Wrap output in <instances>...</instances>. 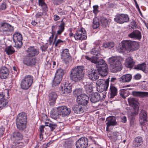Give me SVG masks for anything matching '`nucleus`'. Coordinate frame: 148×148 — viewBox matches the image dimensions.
<instances>
[{
	"instance_id": "nucleus-1",
	"label": "nucleus",
	"mask_w": 148,
	"mask_h": 148,
	"mask_svg": "<svg viewBox=\"0 0 148 148\" xmlns=\"http://www.w3.org/2000/svg\"><path fill=\"white\" fill-rule=\"evenodd\" d=\"M84 67L79 66L73 68L71 70L70 78L71 80L75 82L82 81L84 76Z\"/></svg>"
},
{
	"instance_id": "nucleus-2",
	"label": "nucleus",
	"mask_w": 148,
	"mask_h": 148,
	"mask_svg": "<svg viewBox=\"0 0 148 148\" xmlns=\"http://www.w3.org/2000/svg\"><path fill=\"white\" fill-rule=\"evenodd\" d=\"M123 60V59L121 56H114L110 58L108 61L111 71L116 73L121 71L122 69L121 62Z\"/></svg>"
},
{
	"instance_id": "nucleus-3",
	"label": "nucleus",
	"mask_w": 148,
	"mask_h": 148,
	"mask_svg": "<svg viewBox=\"0 0 148 148\" xmlns=\"http://www.w3.org/2000/svg\"><path fill=\"white\" fill-rule=\"evenodd\" d=\"M16 121L17 129L20 131H23L26 127L27 121L26 113L22 112L18 114L17 116Z\"/></svg>"
},
{
	"instance_id": "nucleus-4",
	"label": "nucleus",
	"mask_w": 148,
	"mask_h": 148,
	"mask_svg": "<svg viewBox=\"0 0 148 148\" xmlns=\"http://www.w3.org/2000/svg\"><path fill=\"white\" fill-rule=\"evenodd\" d=\"M139 103L137 100L134 98H130V125H134L135 116L138 114L139 111Z\"/></svg>"
},
{
	"instance_id": "nucleus-5",
	"label": "nucleus",
	"mask_w": 148,
	"mask_h": 148,
	"mask_svg": "<svg viewBox=\"0 0 148 148\" xmlns=\"http://www.w3.org/2000/svg\"><path fill=\"white\" fill-rule=\"evenodd\" d=\"M110 78H108L106 80L102 79L98 80L96 82V88L97 91L100 93L103 92H106L109 85Z\"/></svg>"
},
{
	"instance_id": "nucleus-6",
	"label": "nucleus",
	"mask_w": 148,
	"mask_h": 148,
	"mask_svg": "<svg viewBox=\"0 0 148 148\" xmlns=\"http://www.w3.org/2000/svg\"><path fill=\"white\" fill-rule=\"evenodd\" d=\"M106 95V92L99 93L97 92H94L90 96V100L92 103H95L97 102L102 101L105 99Z\"/></svg>"
},
{
	"instance_id": "nucleus-7",
	"label": "nucleus",
	"mask_w": 148,
	"mask_h": 148,
	"mask_svg": "<svg viewBox=\"0 0 148 148\" xmlns=\"http://www.w3.org/2000/svg\"><path fill=\"white\" fill-rule=\"evenodd\" d=\"M33 81V78L32 75H27L25 76L21 82V88L23 90H27L32 85Z\"/></svg>"
},
{
	"instance_id": "nucleus-8",
	"label": "nucleus",
	"mask_w": 148,
	"mask_h": 148,
	"mask_svg": "<svg viewBox=\"0 0 148 148\" xmlns=\"http://www.w3.org/2000/svg\"><path fill=\"white\" fill-rule=\"evenodd\" d=\"M64 75V70L62 69H58L56 71L52 82V86H57L60 83Z\"/></svg>"
},
{
	"instance_id": "nucleus-9",
	"label": "nucleus",
	"mask_w": 148,
	"mask_h": 148,
	"mask_svg": "<svg viewBox=\"0 0 148 148\" xmlns=\"http://www.w3.org/2000/svg\"><path fill=\"white\" fill-rule=\"evenodd\" d=\"M89 98L88 96L84 94L80 96H78L77 99V102L79 105L82 106L85 108H89L88 104L89 103Z\"/></svg>"
},
{
	"instance_id": "nucleus-10",
	"label": "nucleus",
	"mask_w": 148,
	"mask_h": 148,
	"mask_svg": "<svg viewBox=\"0 0 148 148\" xmlns=\"http://www.w3.org/2000/svg\"><path fill=\"white\" fill-rule=\"evenodd\" d=\"M13 39L15 43V47L19 48H21L23 45L22 35L19 33L15 32L13 35Z\"/></svg>"
},
{
	"instance_id": "nucleus-11",
	"label": "nucleus",
	"mask_w": 148,
	"mask_h": 148,
	"mask_svg": "<svg viewBox=\"0 0 148 148\" xmlns=\"http://www.w3.org/2000/svg\"><path fill=\"white\" fill-rule=\"evenodd\" d=\"M37 59L26 55L23 58V63L27 66L33 67L35 66L36 64Z\"/></svg>"
},
{
	"instance_id": "nucleus-12",
	"label": "nucleus",
	"mask_w": 148,
	"mask_h": 148,
	"mask_svg": "<svg viewBox=\"0 0 148 148\" xmlns=\"http://www.w3.org/2000/svg\"><path fill=\"white\" fill-rule=\"evenodd\" d=\"M13 30V27L6 23H1L0 26V32H3V33L8 35H9Z\"/></svg>"
},
{
	"instance_id": "nucleus-13",
	"label": "nucleus",
	"mask_w": 148,
	"mask_h": 148,
	"mask_svg": "<svg viewBox=\"0 0 148 148\" xmlns=\"http://www.w3.org/2000/svg\"><path fill=\"white\" fill-rule=\"evenodd\" d=\"M88 142L87 138L82 137L76 142V147L77 148H86L88 145Z\"/></svg>"
},
{
	"instance_id": "nucleus-14",
	"label": "nucleus",
	"mask_w": 148,
	"mask_h": 148,
	"mask_svg": "<svg viewBox=\"0 0 148 148\" xmlns=\"http://www.w3.org/2000/svg\"><path fill=\"white\" fill-rule=\"evenodd\" d=\"M130 49V40H125L121 42V45L119 47L118 50L120 53H123L125 51L129 50Z\"/></svg>"
},
{
	"instance_id": "nucleus-15",
	"label": "nucleus",
	"mask_w": 148,
	"mask_h": 148,
	"mask_svg": "<svg viewBox=\"0 0 148 148\" xmlns=\"http://www.w3.org/2000/svg\"><path fill=\"white\" fill-rule=\"evenodd\" d=\"M74 37L77 40H82L86 39L87 36L85 29L82 27L80 30L77 31Z\"/></svg>"
},
{
	"instance_id": "nucleus-16",
	"label": "nucleus",
	"mask_w": 148,
	"mask_h": 148,
	"mask_svg": "<svg viewBox=\"0 0 148 148\" xmlns=\"http://www.w3.org/2000/svg\"><path fill=\"white\" fill-rule=\"evenodd\" d=\"M61 58L65 64H67L69 63L71 60V57L68 49H65L63 50L61 53Z\"/></svg>"
},
{
	"instance_id": "nucleus-17",
	"label": "nucleus",
	"mask_w": 148,
	"mask_h": 148,
	"mask_svg": "<svg viewBox=\"0 0 148 148\" xmlns=\"http://www.w3.org/2000/svg\"><path fill=\"white\" fill-rule=\"evenodd\" d=\"M114 19L116 22L122 24L128 21L129 18L126 14H120L116 15Z\"/></svg>"
},
{
	"instance_id": "nucleus-18",
	"label": "nucleus",
	"mask_w": 148,
	"mask_h": 148,
	"mask_svg": "<svg viewBox=\"0 0 148 148\" xmlns=\"http://www.w3.org/2000/svg\"><path fill=\"white\" fill-rule=\"evenodd\" d=\"M98 70H92V69L88 71V76L89 78L93 81H95L98 79L99 75Z\"/></svg>"
},
{
	"instance_id": "nucleus-19",
	"label": "nucleus",
	"mask_w": 148,
	"mask_h": 148,
	"mask_svg": "<svg viewBox=\"0 0 148 148\" xmlns=\"http://www.w3.org/2000/svg\"><path fill=\"white\" fill-rule=\"evenodd\" d=\"M27 53L26 55L34 57L37 56L39 53V50L35 48L34 47L30 46L26 50Z\"/></svg>"
},
{
	"instance_id": "nucleus-20",
	"label": "nucleus",
	"mask_w": 148,
	"mask_h": 148,
	"mask_svg": "<svg viewBox=\"0 0 148 148\" xmlns=\"http://www.w3.org/2000/svg\"><path fill=\"white\" fill-rule=\"evenodd\" d=\"M60 114L63 117L69 115L71 112V110L66 106H64L58 107Z\"/></svg>"
},
{
	"instance_id": "nucleus-21",
	"label": "nucleus",
	"mask_w": 148,
	"mask_h": 148,
	"mask_svg": "<svg viewBox=\"0 0 148 148\" xmlns=\"http://www.w3.org/2000/svg\"><path fill=\"white\" fill-rule=\"evenodd\" d=\"M106 130H107L109 127L111 126H115L118 125V123L116 121V117L114 116H110L107 117L106 119Z\"/></svg>"
},
{
	"instance_id": "nucleus-22",
	"label": "nucleus",
	"mask_w": 148,
	"mask_h": 148,
	"mask_svg": "<svg viewBox=\"0 0 148 148\" xmlns=\"http://www.w3.org/2000/svg\"><path fill=\"white\" fill-rule=\"evenodd\" d=\"M72 110L76 114H81L84 112L85 111L88 110V108H85L78 104L74 105L72 107Z\"/></svg>"
},
{
	"instance_id": "nucleus-23",
	"label": "nucleus",
	"mask_w": 148,
	"mask_h": 148,
	"mask_svg": "<svg viewBox=\"0 0 148 148\" xmlns=\"http://www.w3.org/2000/svg\"><path fill=\"white\" fill-rule=\"evenodd\" d=\"M8 100L5 98L3 93L0 94V110L8 106Z\"/></svg>"
},
{
	"instance_id": "nucleus-24",
	"label": "nucleus",
	"mask_w": 148,
	"mask_h": 148,
	"mask_svg": "<svg viewBox=\"0 0 148 148\" xmlns=\"http://www.w3.org/2000/svg\"><path fill=\"white\" fill-rule=\"evenodd\" d=\"M97 70L99 71V75H100L103 76H105L107 75L108 73V66L106 63H105L104 66H98Z\"/></svg>"
},
{
	"instance_id": "nucleus-25",
	"label": "nucleus",
	"mask_w": 148,
	"mask_h": 148,
	"mask_svg": "<svg viewBox=\"0 0 148 148\" xmlns=\"http://www.w3.org/2000/svg\"><path fill=\"white\" fill-rule=\"evenodd\" d=\"M57 97V94L54 92H50L48 95V103L50 106H53Z\"/></svg>"
},
{
	"instance_id": "nucleus-26",
	"label": "nucleus",
	"mask_w": 148,
	"mask_h": 148,
	"mask_svg": "<svg viewBox=\"0 0 148 148\" xmlns=\"http://www.w3.org/2000/svg\"><path fill=\"white\" fill-rule=\"evenodd\" d=\"M9 70L6 67H1L0 69V78L2 79L6 78L9 75Z\"/></svg>"
},
{
	"instance_id": "nucleus-27",
	"label": "nucleus",
	"mask_w": 148,
	"mask_h": 148,
	"mask_svg": "<svg viewBox=\"0 0 148 148\" xmlns=\"http://www.w3.org/2000/svg\"><path fill=\"white\" fill-rule=\"evenodd\" d=\"M23 135L19 132H13L12 136V139L14 142L20 141L23 140Z\"/></svg>"
},
{
	"instance_id": "nucleus-28",
	"label": "nucleus",
	"mask_w": 148,
	"mask_h": 148,
	"mask_svg": "<svg viewBox=\"0 0 148 148\" xmlns=\"http://www.w3.org/2000/svg\"><path fill=\"white\" fill-rule=\"evenodd\" d=\"M72 87V86L70 84L68 85L65 84L64 87L60 86V90L61 93L66 94L71 92Z\"/></svg>"
},
{
	"instance_id": "nucleus-29",
	"label": "nucleus",
	"mask_w": 148,
	"mask_h": 148,
	"mask_svg": "<svg viewBox=\"0 0 148 148\" xmlns=\"http://www.w3.org/2000/svg\"><path fill=\"white\" fill-rule=\"evenodd\" d=\"M147 114L145 110H141L139 114V121L141 125H144L145 123L147 121Z\"/></svg>"
},
{
	"instance_id": "nucleus-30",
	"label": "nucleus",
	"mask_w": 148,
	"mask_h": 148,
	"mask_svg": "<svg viewBox=\"0 0 148 148\" xmlns=\"http://www.w3.org/2000/svg\"><path fill=\"white\" fill-rule=\"evenodd\" d=\"M45 125H41L40 127V133H43L44 132V128L45 126H49L51 129V131H53L58 126V125L56 124L52 123H49L48 122H45Z\"/></svg>"
},
{
	"instance_id": "nucleus-31",
	"label": "nucleus",
	"mask_w": 148,
	"mask_h": 148,
	"mask_svg": "<svg viewBox=\"0 0 148 148\" xmlns=\"http://www.w3.org/2000/svg\"><path fill=\"white\" fill-rule=\"evenodd\" d=\"M117 93V88L112 83H111L109 94L110 95V98H113L116 96Z\"/></svg>"
},
{
	"instance_id": "nucleus-32",
	"label": "nucleus",
	"mask_w": 148,
	"mask_h": 148,
	"mask_svg": "<svg viewBox=\"0 0 148 148\" xmlns=\"http://www.w3.org/2000/svg\"><path fill=\"white\" fill-rule=\"evenodd\" d=\"M132 95L136 97H139L140 98H144L148 97V92L140 91H133Z\"/></svg>"
},
{
	"instance_id": "nucleus-33",
	"label": "nucleus",
	"mask_w": 148,
	"mask_h": 148,
	"mask_svg": "<svg viewBox=\"0 0 148 148\" xmlns=\"http://www.w3.org/2000/svg\"><path fill=\"white\" fill-rule=\"evenodd\" d=\"M130 38L140 40L141 38V34L138 30H134L130 34Z\"/></svg>"
},
{
	"instance_id": "nucleus-34",
	"label": "nucleus",
	"mask_w": 148,
	"mask_h": 148,
	"mask_svg": "<svg viewBox=\"0 0 148 148\" xmlns=\"http://www.w3.org/2000/svg\"><path fill=\"white\" fill-rule=\"evenodd\" d=\"M52 113H51L50 116L53 119L56 120L59 119L61 116L58 107L56 109H53L52 111Z\"/></svg>"
},
{
	"instance_id": "nucleus-35",
	"label": "nucleus",
	"mask_w": 148,
	"mask_h": 148,
	"mask_svg": "<svg viewBox=\"0 0 148 148\" xmlns=\"http://www.w3.org/2000/svg\"><path fill=\"white\" fill-rule=\"evenodd\" d=\"M143 142V140L141 137H137L133 140V146L135 147L139 146L142 144Z\"/></svg>"
},
{
	"instance_id": "nucleus-36",
	"label": "nucleus",
	"mask_w": 148,
	"mask_h": 148,
	"mask_svg": "<svg viewBox=\"0 0 148 148\" xmlns=\"http://www.w3.org/2000/svg\"><path fill=\"white\" fill-rule=\"evenodd\" d=\"M138 47L139 44L138 42L130 40V51L137 50L138 48Z\"/></svg>"
},
{
	"instance_id": "nucleus-37",
	"label": "nucleus",
	"mask_w": 148,
	"mask_h": 148,
	"mask_svg": "<svg viewBox=\"0 0 148 148\" xmlns=\"http://www.w3.org/2000/svg\"><path fill=\"white\" fill-rule=\"evenodd\" d=\"M84 88L86 93L90 94L93 91V86L92 84H88L84 86Z\"/></svg>"
},
{
	"instance_id": "nucleus-38",
	"label": "nucleus",
	"mask_w": 148,
	"mask_h": 148,
	"mask_svg": "<svg viewBox=\"0 0 148 148\" xmlns=\"http://www.w3.org/2000/svg\"><path fill=\"white\" fill-rule=\"evenodd\" d=\"M146 64L144 62L141 64H138L134 66V69H136L142 71L145 73H146L145 71Z\"/></svg>"
},
{
	"instance_id": "nucleus-39",
	"label": "nucleus",
	"mask_w": 148,
	"mask_h": 148,
	"mask_svg": "<svg viewBox=\"0 0 148 148\" xmlns=\"http://www.w3.org/2000/svg\"><path fill=\"white\" fill-rule=\"evenodd\" d=\"M121 82H126L130 81V74H128L123 75L119 79Z\"/></svg>"
},
{
	"instance_id": "nucleus-40",
	"label": "nucleus",
	"mask_w": 148,
	"mask_h": 148,
	"mask_svg": "<svg viewBox=\"0 0 148 148\" xmlns=\"http://www.w3.org/2000/svg\"><path fill=\"white\" fill-rule=\"evenodd\" d=\"M5 51L8 55L12 54L15 51L14 48L11 45L6 47L5 48Z\"/></svg>"
},
{
	"instance_id": "nucleus-41",
	"label": "nucleus",
	"mask_w": 148,
	"mask_h": 148,
	"mask_svg": "<svg viewBox=\"0 0 148 148\" xmlns=\"http://www.w3.org/2000/svg\"><path fill=\"white\" fill-rule=\"evenodd\" d=\"M99 20L97 18H94L93 20L92 27L93 29L98 28L100 25Z\"/></svg>"
},
{
	"instance_id": "nucleus-42",
	"label": "nucleus",
	"mask_w": 148,
	"mask_h": 148,
	"mask_svg": "<svg viewBox=\"0 0 148 148\" xmlns=\"http://www.w3.org/2000/svg\"><path fill=\"white\" fill-rule=\"evenodd\" d=\"M101 22V25L103 28H105L108 25V20L104 17L101 18L100 21Z\"/></svg>"
},
{
	"instance_id": "nucleus-43",
	"label": "nucleus",
	"mask_w": 148,
	"mask_h": 148,
	"mask_svg": "<svg viewBox=\"0 0 148 148\" xmlns=\"http://www.w3.org/2000/svg\"><path fill=\"white\" fill-rule=\"evenodd\" d=\"M39 1V5L42 7V11L47 13V12L48 11V8L47 4L45 2H42Z\"/></svg>"
},
{
	"instance_id": "nucleus-44",
	"label": "nucleus",
	"mask_w": 148,
	"mask_h": 148,
	"mask_svg": "<svg viewBox=\"0 0 148 148\" xmlns=\"http://www.w3.org/2000/svg\"><path fill=\"white\" fill-rule=\"evenodd\" d=\"M82 89L81 88L76 89L73 91V94L74 96L77 97L80 96L83 94L82 93Z\"/></svg>"
},
{
	"instance_id": "nucleus-45",
	"label": "nucleus",
	"mask_w": 148,
	"mask_h": 148,
	"mask_svg": "<svg viewBox=\"0 0 148 148\" xmlns=\"http://www.w3.org/2000/svg\"><path fill=\"white\" fill-rule=\"evenodd\" d=\"M114 46V42H107L105 43H104L103 44V47L105 48H108L109 49H110L113 48Z\"/></svg>"
},
{
	"instance_id": "nucleus-46",
	"label": "nucleus",
	"mask_w": 148,
	"mask_h": 148,
	"mask_svg": "<svg viewBox=\"0 0 148 148\" xmlns=\"http://www.w3.org/2000/svg\"><path fill=\"white\" fill-rule=\"evenodd\" d=\"M65 25L64 24H60L58 26V30L57 31V34H61L65 29Z\"/></svg>"
},
{
	"instance_id": "nucleus-47",
	"label": "nucleus",
	"mask_w": 148,
	"mask_h": 148,
	"mask_svg": "<svg viewBox=\"0 0 148 148\" xmlns=\"http://www.w3.org/2000/svg\"><path fill=\"white\" fill-rule=\"evenodd\" d=\"M130 24L131 25V28H130V29H134L138 28V26L136 24V21L134 19H132L131 21Z\"/></svg>"
},
{
	"instance_id": "nucleus-48",
	"label": "nucleus",
	"mask_w": 148,
	"mask_h": 148,
	"mask_svg": "<svg viewBox=\"0 0 148 148\" xmlns=\"http://www.w3.org/2000/svg\"><path fill=\"white\" fill-rule=\"evenodd\" d=\"M91 53L94 56H97L100 55L99 50L97 48H95L92 49Z\"/></svg>"
},
{
	"instance_id": "nucleus-49",
	"label": "nucleus",
	"mask_w": 148,
	"mask_h": 148,
	"mask_svg": "<svg viewBox=\"0 0 148 148\" xmlns=\"http://www.w3.org/2000/svg\"><path fill=\"white\" fill-rule=\"evenodd\" d=\"M72 143L71 141L67 140L65 141L64 145V148H71Z\"/></svg>"
},
{
	"instance_id": "nucleus-50",
	"label": "nucleus",
	"mask_w": 148,
	"mask_h": 148,
	"mask_svg": "<svg viewBox=\"0 0 148 148\" xmlns=\"http://www.w3.org/2000/svg\"><path fill=\"white\" fill-rule=\"evenodd\" d=\"M105 63V62L103 59L99 58L96 64L97 68L98 66H104Z\"/></svg>"
},
{
	"instance_id": "nucleus-51",
	"label": "nucleus",
	"mask_w": 148,
	"mask_h": 148,
	"mask_svg": "<svg viewBox=\"0 0 148 148\" xmlns=\"http://www.w3.org/2000/svg\"><path fill=\"white\" fill-rule=\"evenodd\" d=\"M15 148H22L24 146V144L23 143L18 141L17 142H15Z\"/></svg>"
},
{
	"instance_id": "nucleus-52",
	"label": "nucleus",
	"mask_w": 148,
	"mask_h": 148,
	"mask_svg": "<svg viewBox=\"0 0 148 148\" xmlns=\"http://www.w3.org/2000/svg\"><path fill=\"white\" fill-rule=\"evenodd\" d=\"M46 13L44 12H38L35 15V17L36 18H41L43 16L45 15Z\"/></svg>"
},
{
	"instance_id": "nucleus-53",
	"label": "nucleus",
	"mask_w": 148,
	"mask_h": 148,
	"mask_svg": "<svg viewBox=\"0 0 148 148\" xmlns=\"http://www.w3.org/2000/svg\"><path fill=\"white\" fill-rule=\"evenodd\" d=\"M99 58V56H93L92 57V62L96 64Z\"/></svg>"
},
{
	"instance_id": "nucleus-54",
	"label": "nucleus",
	"mask_w": 148,
	"mask_h": 148,
	"mask_svg": "<svg viewBox=\"0 0 148 148\" xmlns=\"http://www.w3.org/2000/svg\"><path fill=\"white\" fill-rule=\"evenodd\" d=\"M65 41H63L60 40V39H58L56 40L55 43V47H58L61 43L65 42Z\"/></svg>"
},
{
	"instance_id": "nucleus-55",
	"label": "nucleus",
	"mask_w": 148,
	"mask_h": 148,
	"mask_svg": "<svg viewBox=\"0 0 148 148\" xmlns=\"http://www.w3.org/2000/svg\"><path fill=\"white\" fill-rule=\"evenodd\" d=\"M64 2V0H53V3L56 5H60Z\"/></svg>"
},
{
	"instance_id": "nucleus-56",
	"label": "nucleus",
	"mask_w": 148,
	"mask_h": 148,
	"mask_svg": "<svg viewBox=\"0 0 148 148\" xmlns=\"http://www.w3.org/2000/svg\"><path fill=\"white\" fill-rule=\"evenodd\" d=\"M125 65L127 67L130 68V58H128L125 60Z\"/></svg>"
},
{
	"instance_id": "nucleus-57",
	"label": "nucleus",
	"mask_w": 148,
	"mask_h": 148,
	"mask_svg": "<svg viewBox=\"0 0 148 148\" xmlns=\"http://www.w3.org/2000/svg\"><path fill=\"white\" fill-rule=\"evenodd\" d=\"M129 89H125V92H124V95L123 98L125 99V98L128 96L130 94V92H129Z\"/></svg>"
},
{
	"instance_id": "nucleus-58",
	"label": "nucleus",
	"mask_w": 148,
	"mask_h": 148,
	"mask_svg": "<svg viewBox=\"0 0 148 148\" xmlns=\"http://www.w3.org/2000/svg\"><path fill=\"white\" fill-rule=\"evenodd\" d=\"M93 12L94 13H97L99 12V11L98 10V8L99 6L98 5H95L93 7Z\"/></svg>"
},
{
	"instance_id": "nucleus-59",
	"label": "nucleus",
	"mask_w": 148,
	"mask_h": 148,
	"mask_svg": "<svg viewBox=\"0 0 148 148\" xmlns=\"http://www.w3.org/2000/svg\"><path fill=\"white\" fill-rule=\"evenodd\" d=\"M135 62L133 60L132 58L130 57V69H131L134 65Z\"/></svg>"
},
{
	"instance_id": "nucleus-60",
	"label": "nucleus",
	"mask_w": 148,
	"mask_h": 148,
	"mask_svg": "<svg viewBox=\"0 0 148 148\" xmlns=\"http://www.w3.org/2000/svg\"><path fill=\"white\" fill-rule=\"evenodd\" d=\"M51 63L49 62H47L46 64V68H47V69H52L53 68L51 66Z\"/></svg>"
},
{
	"instance_id": "nucleus-61",
	"label": "nucleus",
	"mask_w": 148,
	"mask_h": 148,
	"mask_svg": "<svg viewBox=\"0 0 148 148\" xmlns=\"http://www.w3.org/2000/svg\"><path fill=\"white\" fill-rule=\"evenodd\" d=\"M48 47V46L46 44L45 45H43L42 46H41L40 48L41 49L42 51L45 52Z\"/></svg>"
},
{
	"instance_id": "nucleus-62",
	"label": "nucleus",
	"mask_w": 148,
	"mask_h": 148,
	"mask_svg": "<svg viewBox=\"0 0 148 148\" xmlns=\"http://www.w3.org/2000/svg\"><path fill=\"white\" fill-rule=\"evenodd\" d=\"M125 89H123L120 90L119 91V94L123 97L124 92H125Z\"/></svg>"
},
{
	"instance_id": "nucleus-63",
	"label": "nucleus",
	"mask_w": 148,
	"mask_h": 148,
	"mask_svg": "<svg viewBox=\"0 0 148 148\" xmlns=\"http://www.w3.org/2000/svg\"><path fill=\"white\" fill-rule=\"evenodd\" d=\"M6 4L5 3H3L1 4L0 9L1 10H4L6 8Z\"/></svg>"
},
{
	"instance_id": "nucleus-64",
	"label": "nucleus",
	"mask_w": 148,
	"mask_h": 148,
	"mask_svg": "<svg viewBox=\"0 0 148 148\" xmlns=\"http://www.w3.org/2000/svg\"><path fill=\"white\" fill-rule=\"evenodd\" d=\"M141 75L139 74H137L134 76V78L135 79L138 80L140 79L141 78Z\"/></svg>"
}]
</instances>
